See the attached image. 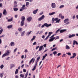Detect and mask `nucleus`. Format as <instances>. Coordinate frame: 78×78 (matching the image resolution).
<instances>
[{
    "mask_svg": "<svg viewBox=\"0 0 78 78\" xmlns=\"http://www.w3.org/2000/svg\"><path fill=\"white\" fill-rule=\"evenodd\" d=\"M51 25V24H48L47 23H45L43 25H42L41 27V28H44V27H48L50 26Z\"/></svg>",
    "mask_w": 78,
    "mask_h": 78,
    "instance_id": "f257e3e1",
    "label": "nucleus"
},
{
    "mask_svg": "<svg viewBox=\"0 0 78 78\" xmlns=\"http://www.w3.org/2000/svg\"><path fill=\"white\" fill-rule=\"evenodd\" d=\"M34 61H35V58H32V59L30 60V62L29 63V64L30 65V64H31V62H32V61H33L32 64L34 63Z\"/></svg>",
    "mask_w": 78,
    "mask_h": 78,
    "instance_id": "f03ea898",
    "label": "nucleus"
},
{
    "mask_svg": "<svg viewBox=\"0 0 78 78\" xmlns=\"http://www.w3.org/2000/svg\"><path fill=\"white\" fill-rule=\"evenodd\" d=\"M45 18V16L44 15H42L41 17L38 19V21H41L42 20H43V19H44Z\"/></svg>",
    "mask_w": 78,
    "mask_h": 78,
    "instance_id": "7ed1b4c3",
    "label": "nucleus"
},
{
    "mask_svg": "<svg viewBox=\"0 0 78 78\" xmlns=\"http://www.w3.org/2000/svg\"><path fill=\"white\" fill-rule=\"evenodd\" d=\"M51 6L52 8H56V4H55V3H52Z\"/></svg>",
    "mask_w": 78,
    "mask_h": 78,
    "instance_id": "20e7f679",
    "label": "nucleus"
},
{
    "mask_svg": "<svg viewBox=\"0 0 78 78\" xmlns=\"http://www.w3.org/2000/svg\"><path fill=\"white\" fill-rule=\"evenodd\" d=\"M3 14L4 16H6V15L7 14V12H6V9H5L4 10L3 12Z\"/></svg>",
    "mask_w": 78,
    "mask_h": 78,
    "instance_id": "39448f33",
    "label": "nucleus"
},
{
    "mask_svg": "<svg viewBox=\"0 0 78 78\" xmlns=\"http://www.w3.org/2000/svg\"><path fill=\"white\" fill-rule=\"evenodd\" d=\"M14 8H16V7H17V2L16 1H14Z\"/></svg>",
    "mask_w": 78,
    "mask_h": 78,
    "instance_id": "423d86ee",
    "label": "nucleus"
},
{
    "mask_svg": "<svg viewBox=\"0 0 78 78\" xmlns=\"http://www.w3.org/2000/svg\"><path fill=\"white\" fill-rule=\"evenodd\" d=\"M75 36V34H73L72 35L70 34H69V36H68V37L69 38H71V37H74Z\"/></svg>",
    "mask_w": 78,
    "mask_h": 78,
    "instance_id": "0eeeda50",
    "label": "nucleus"
},
{
    "mask_svg": "<svg viewBox=\"0 0 78 78\" xmlns=\"http://www.w3.org/2000/svg\"><path fill=\"white\" fill-rule=\"evenodd\" d=\"M37 66V62L35 63V66H34V68L32 69V71H34V70H36V67Z\"/></svg>",
    "mask_w": 78,
    "mask_h": 78,
    "instance_id": "6e6552de",
    "label": "nucleus"
},
{
    "mask_svg": "<svg viewBox=\"0 0 78 78\" xmlns=\"http://www.w3.org/2000/svg\"><path fill=\"white\" fill-rule=\"evenodd\" d=\"M66 29H63V30H60V33H64V32H65V31H66Z\"/></svg>",
    "mask_w": 78,
    "mask_h": 78,
    "instance_id": "1a4fd4ad",
    "label": "nucleus"
},
{
    "mask_svg": "<svg viewBox=\"0 0 78 78\" xmlns=\"http://www.w3.org/2000/svg\"><path fill=\"white\" fill-rule=\"evenodd\" d=\"M32 20V18L31 17H29L27 19V20L28 22H30Z\"/></svg>",
    "mask_w": 78,
    "mask_h": 78,
    "instance_id": "9d476101",
    "label": "nucleus"
},
{
    "mask_svg": "<svg viewBox=\"0 0 78 78\" xmlns=\"http://www.w3.org/2000/svg\"><path fill=\"white\" fill-rule=\"evenodd\" d=\"M75 44H76V45H78V43L77 41H76L75 40H74L73 41V45H75Z\"/></svg>",
    "mask_w": 78,
    "mask_h": 78,
    "instance_id": "9b49d317",
    "label": "nucleus"
},
{
    "mask_svg": "<svg viewBox=\"0 0 78 78\" xmlns=\"http://www.w3.org/2000/svg\"><path fill=\"white\" fill-rule=\"evenodd\" d=\"M47 54H46L45 55L43 56V58H42V60H44V59L45 58V57L47 56Z\"/></svg>",
    "mask_w": 78,
    "mask_h": 78,
    "instance_id": "f8f14e48",
    "label": "nucleus"
},
{
    "mask_svg": "<svg viewBox=\"0 0 78 78\" xmlns=\"http://www.w3.org/2000/svg\"><path fill=\"white\" fill-rule=\"evenodd\" d=\"M22 21L24 22L25 20V18L23 16H22L21 18Z\"/></svg>",
    "mask_w": 78,
    "mask_h": 78,
    "instance_id": "ddd939ff",
    "label": "nucleus"
},
{
    "mask_svg": "<svg viewBox=\"0 0 78 78\" xmlns=\"http://www.w3.org/2000/svg\"><path fill=\"white\" fill-rule=\"evenodd\" d=\"M38 11V9H37L36 10L34 11L33 12V14H36V13H37V12Z\"/></svg>",
    "mask_w": 78,
    "mask_h": 78,
    "instance_id": "4468645a",
    "label": "nucleus"
},
{
    "mask_svg": "<svg viewBox=\"0 0 78 78\" xmlns=\"http://www.w3.org/2000/svg\"><path fill=\"white\" fill-rule=\"evenodd\" d=\"M68 22H69V19H66L64 21V23H67Z\"/></svg>",
    "mask_w": 78,
    "mask_h": 78,
    "instance_id": "2eb2a0df",
    "label": "nucleus"
},
{
    "mask_svg": "<svg viewBox=\"0 0 78 78\" xmlns=\"http://www.w3.org/2000/svg\"><path fill=\"white\" fill-rule=\"evenodd\" d=\"M43 46H41L39 47V51H41V50H42V48H43Z\"/></svg>",
    "mask_w": 78,
    "mask_h": 78,
    "instance_id": "dca6fc26",
    "label": "nucleus"
},
{
    "mask_svg": "<svg viewBox=\"0 0 78 78\" xmlns=\"http://www.w3.org/2000/svg\"><path fill=\"white\" fill-rule=\"evenodd\" d=\"M28 71H27L25 74L24 78H27V76H28Z\"/></svg>",
    "mask_w": 78,
    "mask_h": 78,
    "instance_id": "f3484780",
    "label": "nucleus"
},
{
    "mask_svg": "<svg viewBox=\"0 0 78 78\" xmlns=\"http://www.w3.org/2000/svg\"><path fill=\"white\" fill-rule=\"evenodd\" d=\"M19 73V69H16L15 73V74H17V73Z\"/></svg>",
    "mask_w": 78,
    "mask_h": 78,
    "instance_id": "a211bd4d",
    "label": "nucleus"
},
{
    "mask_svg": "<svg viewBox=\"0 0 78 78\" xmlns=\"http://www.w3.org/2000/svg\"><path fill=\"white\" fill-rule=\"evenodd\" d=\"M4 75V73H2L0 74V76L1 78L3 77V75Z\"/></svg>",
    "mask_w": 78,
    "mask_h": 78,
    "instance_id": "6ab92c4d",
    "label": "nucleus"
},
{
    "mask_svg": "<svg viewBox=\"0 0 78 78\" xmlns=\"http://www.w3.org/2000/svg\"><path fill=\"white\" fill-rule=\"evenodd\" d=\"M5 54H6V55H7H7H9V51H7L5 53Z\"/></svg>",
    "mask_w": 78,
    "mask_h": 78,
    "instance_id": "aec40b11",
    "label": "nucleus"
},
{
    "mask_svg": "<svg viewBox=\"0 0 78 78\" xmlns=\"http://www.w3.org/2000/svg\"><path fill=\"white\" fill-rule=\"evenodd\" d=\"M13 9L14 11H17L19 10V9L17 8H13Z\"/></svg>",
    "mask_w": 78,
    "mask_h": 78,
    "instance_id": "412c9836",
    "label": "nucleus"
},
{
    "mask_svg": "<svg viewBox=\"0 0 78 78\" xmlns=\"http://www.w3.org/2000/svg\"><path fill=\"white\" fill-rule=\"evenodd\" d=\"M10 45H11V46L12 47V46H14V42H11L10 43Z\"/></svg>",
    "mask_w": 78,
    "mask_h": 78,
    "instance_id": "4be33fe9",
    "label": "nucleus"
},
{
    "mask_svg": "<svg viewBox=\"0 0 78 78\" xmlns=\"http://www.w3.org/2000/svg\"><path fill=\"white\" fill-rule=\"evenodd\" d=\"M23 25H24V21H21V26L23 27Z\"/></svg>",
    "mask_w": 78,
    "mask_h": 78,
    "instance_id": "5701e85b",
    "label": "nucleus"
},
{
    "mask_svg": "<svg viewBox=\"0 0 78 78\" xmlns=\"http://www.w3.org/2000/svg\"><path fill=\"white\" fill-rule=\"evenodd\" d=\"M29 5H30V3L28 2H27L26 5V6H27V7H28Z\"/></svg>",
    "mask_w": 78,
    "mask_h": 78,
    "instance_id": "b1692460",
    "label": "nucleus"
},
{
    "mask_svg": "<svg viewBox=\"0 0 78 78\" xmlns=\"http://www.w3.org/2000/svg\"><path fill=\"white\" fill-rule=\"evenodd\" d=\"M58 50V48L57 47H55L54 48H53L51 50V51H54V50Z\"/></svg>",
    "mask_w": 78,
    "mask_h": 78,
    "instance_id": "393cba45",
    "label": "nucleus"
},
{
    "mask_svg": "<svg viewBox=\"0 0 78 78\" xmlns=\"http://www.w3.org/2000/svg\"><path fill=\"white\" fill-rule=\"evenodd\" d=\"M11 66L10 67V69H12V67H14L15 66V65L14 64H11Z\"/></svg>",
    "mask_w": 78,
    "mask_h": 78,
    "instance_id": "a878e982",
    "label": "nucleus"
},
{
    "mask_svg": "<svg viewBox=\"0 0 78 78\" xmlns=\"http://www.w3.org/2000/svg\"><path fill=\"white\" fill-rule=\"evenodd\" d=\"M55 14V12H54L52 13H49V15H50V16H51V15H53V14Z\"/></svg>",
    "mask_w": 78,
    "mask_h": 78,
    "instance_id": "bb28decb",
    "label": "nucleus"
},
{
    "mask_svg": "<svg viewBox=\"0 0 78 78\" xmlns=\"http://www.w3.org/2000/svg\"><path fill=\"white\" fill-rule=\"evenodd\" d=\"M66 49H68V50H69L70 49V47H69V46L68 45H66Z\"/></svg>",
    "mask_w": 78,
    "mask_h": 78,
    "instance_id": "cd10ccee",
    "label": "nucleus"
},
{
    "mask_svg": "<svg viewBox=\"0 0 78 78\" xmlns=\"http://www.w3.org/2000/svg\"><path fill=\"white\" fill-rule=\"evenodd\" d=\"M24 76H25V75L23 74H21L20 75V76L22 78H24Z\"/></svg>",
    "mask_w": 78,
    "mask_h": 78,
    "instance_id": "c85d7f7f",
    "label": "nucleus"
},
{
    "mask_svg": "<svg viewBox=\"0 0 78 78\" xmlns=\"http://www.w3.org/2000/svg\"><path fill=\"white\" fill-rule=\"evenodd\" d=\"M32 32V31H31L30 32H27V36H29V35H30L31 33Z\"/></svg>",
    "mask_w": 78,
    "mask_h": 78,
    "instance_id": "c756f323",
    "label": "nucleus"
},
{
    "mask_svg": "<svg viewBox=\"0 0 78 78\" xmlns=\"http://www.w3.org/2000/svg\"><path fill=\"white\" fill-rule=\"evenodd\" d=\"M35 39H36V36H33V38L31 39V41H33V40H34Z\"/></svg>",
    "mask_w": 78,
    "mask_h": 78,
    "instance_id": "7c9ffc66",
    "label": "nucleus"
},
{
    "mask_svg": "<svg viewBox=\"0 0 78 78\" xmlns=\"http://www.w3.org/2000/svg\"><path fill=\"white\" fill-rule=\"evenodd\" d=\"M12 25L8 26L7 27L8 28H9V29L11 28H12Z\"/></svg>",
    "mask_w": 78,
    "mask_h": 78,
    "instance_id": "2f4dec72",
    "label": "nucleus"
},
{
    "mask_svg": "<svg viewBox=\"0 0 78 78\" xmlns=\"http://www.w3.org/2000/svg\"><path fill=\"white\" fill-rule=\"evenodd\" d=\"M61 30V29L60 28L59 29H58V30L57 31H55V33H58V32H59V31H60V30Z\"/></svg>",
    "mask_w": 78,
    "mask_h": 78,
    "instance_id": "473e14b6",
    "label": "nucleus"
},
{
    "mask_svg": "<svg viewBox=\"0 0 78 78\" xmlns=\"http://www.w3.org/2000/svg\"><path fill=\"white\" fill-rule=\"evenodd\" d=\"M6 56H7V54H5V53L2 56V58H4V57Z\"/></svg>",
    "mask_w": 78,
    "mask_h": 78,
    "instance_id": "72a5a7b5",
    "label": "nucleus"
},
{
    "mask_svg": "<svg viewBox=\"0 0 78 78\" xmlns=\"http://www.w3.org/2000/svg\"><path fill=\"white\" fill-rule=\"evenodd\" d=\"M52 33L51 32H49L48 33V36H49V37H50V36H51V34H52Z\"/></svg>",
    "mask_w": 78,
    "mask_h": 78,
    "instance_id": "f704fd0d",
    "label": "nucleus"
},
{
    "mask_svg": "<svg viewBox=\"0 0 78 78\" xmlns=\"http://www.w3.org/2000/svg\"><path fill=\"white\" fill-rule=\"evenodd\" d=\"M25 33V31H24L22 33H21V36H24V33Z\"/></svg>",
    "mask_w": 78,
    "mask_h": 78,
    "instance_id": "c9c22d12",
    "label": "nucleus"
},
{
    "mask_svg": "<svg viewBox=\"0 0 78 78\" xmlns=\"http://www.w3.org/2000/svg\"><path fill=\"white\" fill-rule=\"evenodd\" d=\"M61 20V19H59L58 20H57L56 21L55 23H59V21Z\"/></svg>",
    "mask_w": 78,
    "mask_h": 78,
    "instance_id": "e433bc0d",
    "label": "nucleus"
},
{
    "mask_svg": "<svg viewBox=\"0 0 78 78\" xmlns=\"http://www.w3.org/2000/svg\"><path fill=\"white\" fill-rule=\"evenodd\" d=\"M52 41H53V40L52 38L50 39L49 40V42H52Z\"/></svg>",
    "mask_w": 78,
    "mask_h": 78,
    "instance_id": "4c0bfd02",
    "label": "nucleus"
},
{
    "mask_svg": "<svg viewBox=\"0 0 78 78\" xmlns=\"http://www.w3.org/2000/svg\"><path fill=\"white\" fill-rule=\"evenodd\" d=\"M12 21V18L11 19H9L8 20V22H11Z\"/></svg>",
    "mask_w": 78,
    "mask_h": 78,
    "instance_id": "58836bf2",
    "label": "nucleus"
},
{
    "mask_svg": "<svg viewBox=\"0 0 78 78\" xmlns=\"http://www.w3.org/2000/svg\"><path fill=\"white\" fill-rule=\"evenodd\" d=\"M39 59H40V57H38L37 59V62H38V61H39Z\"/></svg>",
    "mask_w": 78,
    "mask_h": 78,
    "instance_id": "ea45409f",
    "label": "nucleus"
},
{
    "mask_svg": "<svg viewBox=\"0 0 78 78\" xmlns=\"http://www.w3.org/2000/svg\"><path fill=\"white\" fill-rule=\"evenodd\" d=\"M63 7H64V5H61L59 7V8H63Z\"/></svg>",
    "mask_w": 78,
    "mask_h": 78,
    "instance_id": "a19ab883",
    "label": "nucleus"
},
{
    "mask_svg": "<svg viewBox=\"0 0 78 78\" xmlns=\"http://www.w3.org/2000/svg\"><path fill=\"white\" fill-rule=\"evenodd\" d=\"M1 69H2L3 67H4V66H3V65H2L1 66H0V67Z\"/></svg>",
    "mask_w": 78,
    "mask_h": 78,
    "instance_id": "79ce46f5",
    "label": "nucleus"
},
{
    "mask_svg": "<svg viewBox=\"0 0 78 78\" xmlns=\"http://www.w3.org/2000/svg\"><path fill=\"white\" fill-rule=\"evenodd\" d=\"M66 55H68L69 56H71V53L70 52L66 53Z\"/></svg>",
    "mask_w": 78,
    "mask_h": 78,
    "instance_id": "37998d69",
    "label": "nucleus"
},
{
    "mask_svg": "<svg viewBox=\"0 0 78 78\" xmlns=\"http://www.w3.org/2000/svg\"><path fill=\"white\" fill-rule=\"evenodd\" d=\"M22 30V28L20 27L19 28L18 30L19 31H21Z\"/></svg>",
    "mask_w": 78,
    "mask_h": 78,
    "instance_id": "c03bdc74",
    "label": "nucleus"
},
{
    "mask_svg": "<svg viewBox=\"0 0 78 78\" xmlns=\"http://www.w3.org/2000/svg\"><path fill=\"white\" fill-rule=\"evenodd\" d=\"M53 54H54V55H55L56 54H57V52L56 51L53 52Z\"/></svg>",
    "mask_w": 78,
    "mask_h": 78,
    "instance_id": "a18cd8bd",
    "label": "nucleus"
},
{
    "mask_svg": "<svg viewBox=\"0 0 78 78\" xmlns=\"http://www.w3.org/2000/svg\"><path fill=\"white\" fill-rule=\"evenodd\" d=\"M25 9V8H22V7L21 9H20V11H22L23 10Z\"/></svg>",
    "mask_w": 78,
    "mask_h": 78,
    "instance_id": "49530a36",
    "label": "nucleus"
},
{
    "mask_svg": "<svg viewBox=\"0 0 78 78\" xmlns=\"http://www.w3.org/2000/svg\"><path fill=\"white\" fill-rule=\"evenodd\" d=\"M3 32V29H2L0 30V34H1V33H2Z\"/></svg>",
    "mask_w": 78,
    "mask_h": 78,
    "instance_id": "de8ad7c7",
    "label": "nucleus"
},
{
    "mask_svg": "<svg viewBox=\"0 0 78 78\" xmlns=\"http://www.w3.org/2000/svg\"><path fill=\"white\" fill-rule=\"evenodd\" d=\"M49 37V36H48L45 39V40H47L48 39V37Z\"/></svg>",
    "mask_w": 78,
    "mask_h": 78,
    "instance_id": "09e8293b",
    "label": "nucleus"
},
{
    "mask_svg": "<svg viewBox=\"0 0 78 78\" xmlns=\"http://www.w3.org/2000/svg\"><path fill=\"white\" fill-rule=\"evenodd\" d=\"M22 8H25V5H23L22 7Z\"/></svg>",
    "mask_w": 78,
    "mask_h": 78,
    "instance_id": "8fccbe9b",
    "label": "nucleus"
},
{
    "mask_svg": "<svg viewBox=\"0 0 78 78\" xmlns=\"http://www.w3.org/2000/svg\"><path fill=\"white\" fill-rule=\"evenodd\" d=\"M59 39V36H57L56 37V38L55 39V40H56V39Z\"/></svg>",
    "mask_w": 78,
    "mask_h": 78,
    "instance_id": "3c124183",
    "label": "nucleus"
},
{
    "mask_svg": "<svg viewBox=\"0 0 78 78\" xmlns=\"http://www.w3.org/2000/svg\"><path fill=\"white\" fill-rule=\"evenodd\" d=\"M61 19H64V16H62L61 17Z\"/></svg>",
    "mask_w": 78,
    "mask_h": 78,
    "instance_id": "603ef678",
    "label": "nucleus"
},
{
    "mask_svg": "<svg viewBox=\"0 0 78 78\" xmlns=\"http://www.w3.org/2000/svg\"><path fill=\"white\" fill-rule=\"evenodd\" d=\"M5 35H3L2 36H0V38H2V37H5Z\"/></svg>",
    "mask_w": 78,
    "mask_h": 78,
    "instance_id": "864d4df0",
    "label": "nucleus"
},
{
    "mask_svg": "<svg viewBox=\"0 0 78 78\" xmlns=\"http://www.w3.org/2000/svg\"><path fill=\"white\" fill-rule=\"evenodd\" d=\"M73 56H76V54L75 53H73Z\"/></svg>",
    "mask_w": 78,
    "mask_h": 78,
    "instance_id": "5fc2aeb1",
    "label": "nucleus"
},
{
    "mask_svg": "<svg viewBox=\"0 0 78 78\" xmlns=\"http://www.w3.org/2000/svg\"><path fill=\"white\" fill-rule=\"evenodd\" d=\"M61 55V53H58L57 54V56H60Z\"/></svg>",
    "mask_w": 78,
    "mask_h": 78,
    "instance_id": "6e6d98bb",
    "label": "nucleus"
},
{
    "mask_svg": "<svg viewBox=\"0 0 78 78\" xmlns=\"http://www.w3.org/2000/svg\"><path fill=\"white\" fill-rule=\"evenodd\" d=\"M55 19V21H57V20H58V18H56L55 19Z\"/></svg>",
    "mask_w": 78,
    "mask_h": 78,
    "instance_id": "4d7b16f0",
    "label": "nucleus"
},
{
    "mask_svg": "<svg viewBox=\"0 0 78 78\" xmlns=\"http://www.w3.org/2000/svg\"><path fill=\"white\" fill-rule=\"evenodd\" d=\"M43 46L45 48L46 47H47V44H44Z\"/></svg>",
    "mask_w": 78,
    "mask_h": 78,
    "instance_id": "13d9d810",
    "label": "nucleus"
},
{
    "mask_svg": "<svg viewBox=\"0 0 78 78\" xmlns=\"http://www.w3.org/2000/svg\"><path fill=\"white\" fill-rule=\"evenodd\" d=\"M17 48H16V49L14 50V52H16V51H17Z\"/></svg>",
    "mask_w": 78,
    "mask_h": 78,
    "instance_id": "bf43d9fd",
    "label": "nucleus"
},
{
    "mask_svg": "<svg viewBox=\"0 0 78 78\" xmlns=\"http://www.w3.org/2000/svg\"><path fill=\"white\" fill-rule=\"evenodd\" d=\"M42 33H43V31H41L40 32L39 34H42Z\"/></svg>",
    "mask_w": 78,
    "mask_h": 78,
    "instance_id": "052dcab7",
    "label": "nucleus"
},
{
    "mask_svg": "<svg viewBox=\"0 0 78 78\" xmlns=\"http://www.w3.org/2000/svg\"><path fill=\"white\" fill-rule=\"evenodd\" d=\"M36 45V42H35L33 44V45Z\"/></svg>",
    "mask_w": 78,
    "mask_h": 78,
    "instance_id": "680f3d73",
    "label": "nucleus"
},
{
    "mask_svg": "<svg viewBox=\"0 0 78 78\" xmlns=\"http://www.w3.org/2000/svg\"><path fill=\"white\" fill-rule=\"evenodd\" d=\"M43 14V12H42L40 13L39 14L40 16H41V15H42Z\"/></svg>",
    "mask_w": 78,
    "mask_h": 78,
    "instance_id": "e2e57ef3",
    "label": "nucleus"
},
{
    "mask_svg": "<svg viewBox=\"0 0 78 78\" xmlns=\"http://www.w3.org/2000/svg\"><path fill=\"white\" fill-rule=\"evenodd\" d=\"M66 54H64L62 56V57H66Z\"/></svg>",
    "mask_w": 78,
    "mask_h": 78,
    "instance_id": "0e129e2a",
    "label": "nucleus"
},
{
    "mask_svg": "<svg viewBox=\"0 0 78 78\" xmlns=\"http://www.w3.org/2000/svg\"><path fill=\"white\" fill-rule=\"evenodd\" d=\"M75 58V56H73L72 57H71L70 59H72V58Z\"/></svg>",
    "mask_w": 78,
    "mask_h": 78,
    "instance_id": "69168bd1",
    "label": "nucleus"
},
{
    "mask_svg": "<svg viewBox=\"0 0 78 78\" xmlns=\"http://www.w3.org/2000/svg\"><path fill=\"white\" fill-rule=\"evenodd\" d=\"M15 78H19V76L17 75H16L15 76Z\"/></svg>",
    "mask_w": 78,
    "mask_h": 78,
    "instance_id": "338daca9",
    "label": "nucleus"
},
{
    "mask_svg": "<svg viewBox=\"0 0 78 78\" xmlns=\"http://www.w3.org/2000/svg\"><path fill=\"white\" fill-rule=\"evenodd\" d=\"M23 72H26V69H23Z\"/></svg>",
    "mask_w": 78,
    "mask_h": 78,
    "instance_id": "774afa93",
    "label": "nucleus"
}]
</instances>
